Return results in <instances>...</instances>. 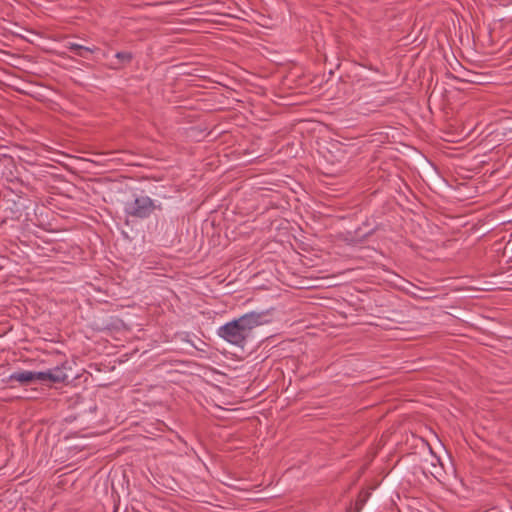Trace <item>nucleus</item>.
<instances>
[{"instance_id":"nucleus-12","label":"nucleus","mask_w":512,"mask_h":512,"mask_svg":"<svg viewBox=\"0 0 512 512\" xmlns=\"http://www.w3.org/2000/svg\"><path fill=\"white\" fill-rule=\"evenodd\" d=\"M2 14H6L8 17L11 16L12 11V5L10 2L6 0H2V8H1Z\"/></svg>"},{"instance_id":"nucleus-11","label":"nucleus","mask_w":512,"mask_h":512,"mask_svg":"<svg viewBox=\"0 0 512 512\" xmlns=\"http://www.w3.org/2000/svg\"><path fill=\"white\" fill-rule=\"evenodd\" d=\"M115 57L119 59L122 63H130L132 61L133 55L130 52L121 51L115 54Z\"/></svg>"},{"instance_id":"nucleus-3","label":"nucleus","mask_w":512,"mask_h":512,"mask_svg":"<svg viewBox=\"0 0 512 512\" xmlns=\"http://www.w3.org/2000/svg\"><path fill=\"white\" fill-rule=\"evenodd\" d=\"M217 335L229 344L243 348L248 339L236 319L227 322L217 330Z\"/></svg>"},{"instance_id":"nucleus-9","label":"nucleus","mask_w":512,"mask_h":512,"mask_svg":"<svg viewBox=\"0 0 512 512\" xmlns=\"http://www.w3.org/2000/svg\"><path fill=\"white\" fill-rule=\"evenodd\" d=\"M53 373V383H64L68 380V376L62 367H55L51 369Z\"/></svg>"},{"instance_id":"nucleus-4","label":"nucleus","mask_w":512,"mask_h":512,"mask_svg":"<svg viewBox=\"0 0 512 512\" xmlns=\"http://www.w3.org/2000/svg\"><path fill=\"white\" fill-rule=\"evenodd\" d=\"M236 321L240 324L241 328L243 329L244 333L249 338L251 331L260 325L266 324L269 322L268 319V312H250L246 313L239 318L236 319Z\"/></svg>"},{"instance_id":"nucleus-2","label":"nucleus","mask_w":512,"mask_h":512,"mask_svg":"<svg viewBox=\"0 0 512 512\" xmlns=\"http://www.w3.org/2000/svg\"><path fill=\"white\" fill-rule=\"evenodd\" d=\"M156 206L153 200L148 196H137L132 201H128L124 205V212L126 216L145 219L148 218Z\"/></svg>"},{"instance_id":"nucleus-1","label":"nucleus","mask_w":512,"mask_h":512,"mask_svg":"<svg viewBox=\"0 0 512 512\" xmlns=\"http://www.w3.org/2000/svg\"><path fill=\"white\" fill-rule=\"evenodd\" d=\"M2 167L8 170V172L2 171V179L5 178L8 183L14 186L19 185V173L13 157L5 152H2ZM20 193V190L6 186L2 182V213H4L2 225L8 220L18 221L22 216L25 208V199Z\"/></svg>"},{"instance_id":"nucleus-5","label":"nucleus","mask_w":512,"mask_h":512,"mask_svg":"<svg viewBox=\"0 0 512 512\" xmlns=\"http://www.w3.org/2000/svg\"><path fill=\"white\" fill-rule=\"evenodd\" d=\"M19 61H20V58L18 56H15L13 54H10V53L2 50V76L3 75H6L7 77L12 76V72L10 70L6 69L4 67V65L7 64V65L11 66L12 68H16L17 65L14 62H19ZM2 86L13 87L14 84L11 81L4 80L2 78Z\"/></svg>"},{"instance_id":"nucleus-8","label":"nucleus","mask_w":512,"mask_h":512,"mask_svg":"<svg viewBox=\"0 0 512 512\" xmlns=\"http://www.w3.org/2000/svg\"><path fill=\"white\" fill-rule=\"evenodd\" d=\"M2 21H4L6 24H2L1 30H2V36H5V33L8 32L13 36H21L20 30L21 27L17 25V23L13 22L12 20H7L4 17H2Z\"/></svg>"},{"instance_id":"nucleus-10","label":"nucleus","mask_w":512,"mask_h":512,"mask_svg":"<svg viewBox=\"0 0 512 512\" xmlns=\"http://www.w3.org/2000/svg\"><path fill=\"white\" fill-rule=\"evenodd\" d=\"M37 381L39 382H51L53 383V373L51 369L47 371H41L36 373Z\"/></svg>"},{"instance_id":"nucleus-13","label":"nucleus","mask_w":512,"mask_h":512,"mask_svg":"<svg viewBox=\"0 0 512 512\" xmlns=\"http://www.w3.org/2000/svg\"><path fill=\"white\" fill-rule=\"evenodd\" d=\"M1 325H2V336L4 335V333H6L7 330H10L11 327H4L5 326V323L2 321L1 322Z\"/></svg>"},{"instance_id":"nucleus-7","label":"nucleus","mask_w":512,"mask_h":512,"mask_svg":"<svg viewBox=\"0 0 512 512\" xmlns=\"http://www.w3.org/2000/svg\"><path fill=\"white\" fill-rule=\"evenodd\" d=\"M67 48L69 50L73 51L77 56L82 57V58H86L87 53H94L97 50L96 47H93V48L85 47L80 44L72 43V42H69L67 44Z\"/></svg>"},{"instance_id":"nucleus-6","label":"nucleus","mask_w":512,"mask_h":512,"mask_svg":"<svg viewBox=\"0 0 512 512\" xmlns=\"http://www.w3.org/2000/svg\"><path fill=\"white\" fill-rule=\"evenodd\" d=\"M36 373L37 372L26 371V370L14 372L13 374H11L8 377L7 382L10 383L13 381H17V382L21 383L22 385H29V384L37 381Z\"/></svg>"}]
</instances>
